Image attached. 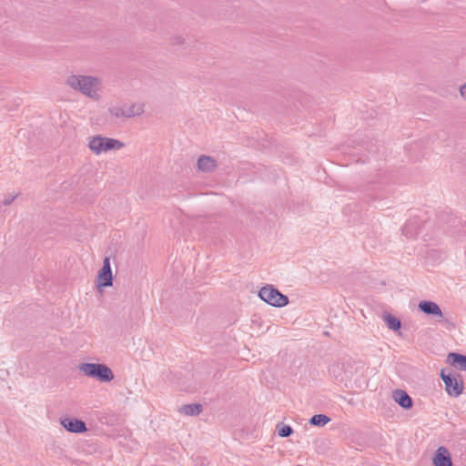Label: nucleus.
Returning a JSON list of instances; mask_svg holds the SVG:
<instances>
[{
	"label": "nucleus",
	"mask_w": 466,
	"mask_h": 466,
	"mask_svg": "<svg viewBox=\"0 0 466 466\" xmlns=\"http://www.w3.org/2000/svg\"><path fill=\"white\" fill-rule=\"evenodd\" d=\"M61 425L68 431L73 433H82L86 431V423L76 418H65L61 420Z\"/></svg>",
	"instance_id": "nucleus-7"
},
{
	"label": "nucleus",
	"mask_w": 466,
	"mask_h": 466,
	"mask_svg": "<svg viewBox=\"0 0 466 466\" xmlns=\"http://www.w3.org/2000/svg\"><path fill=\"white\" fill-rule=\"evenodd\" d=\"M418 309L424 314L436 318L439 322L443 319V313L436 302L421 300L418 304Z\"/></svg>",
	"instance_id": "nucleus-6"
},
{
	"label": "nucleus",
	"mask_w": 466,
	"mask_h": 466,
	"mask_svg": "<svg viewBox=\"0 0 466 466\" xmlns=\"http://www.w3.org/2000/svg\"><path fill=\"white\" fill-rule=\"evenodd\" d=\"M394 400L403 409L408 410L412 407L413 401L409 394L402 390H396L392 393Z\"/></svg>",
	"instance_id": "nucleus-9"
},
{
	"label": "nucleus",
	"mask_w": 466,
	"mask_h": 466,
	"mask_svg": "<svg viewBox=\"0 0 466 466\" xmlns=\"http://www.w3.org/2000/svg\"><path fill=\"white\" fill-rule=\"evenodd\" d=\"M104 137L102 136H96L93 137H90L88 142V147L89 149L96 155H100L102 152H104Z\"/></svg>",
	"instance_id": "nucleus-13"
},
{
	"label": "nucleus",
	"mask_w": 466,
	"mask_h": 466,
	"mask_svg": "<svg viewBox=\"0 0 466 466\" xmlns=\"http://www.w3.org/2000/svg\"><path fill=\"white\" fill-rule=\"evenodd\" d=\"M78 369L86 376L95 378L101 382H109L114 379L113 371L106 364L81 363Z\"/></svg>",
	"instance_id": "nucleus-2"
},
{
	"label": "nucleus",
	"mask_w": 466,
	"mask_h": 466,
	"mask_svg": "<svg viewBox=\"0 0 466 466\" xmlns=\"http://www.w3.org/2000/svg\"><path fill=\"white\" fill-rule=\"evenodd\" d=\"M461 96L466 100V83L460 87Z\"/></svg>",
	"instance_id": "nucleus-22"
},
{
	"label": "nucleus",
	"mask_w": 466,
	"mask_h": 466,
	"mask_svg": "<svg viewBox=\"0 0 466 466\" xmlns=\"http://www.w3.org/2000/svg\"><path fill=\"white\" fill-rule=\"evenodd\" d=\"M65 84L71 89L81 93L85 96L97 101L100 99L103 82L98 76L92 75L69 74Z\"/></svg>",
	"instance_id": "nucleus-1"
},
{
	"label": "nucleus",
	"mask_w": 466,
	"mask_h": 466,
	"mask_svg": "<svg viewBox=\"0 0 466 466\" xmlns=\"http://www.w3.org/2000/svg\"><path fill=\"white\" fill-rule=\"evenodd\" d=\"M459 223L457 218H452V226L455 227Z\"/></svg>",
	"instance_id": "nucleus-23"
},
{
	"label": "nucleus",
	"mask_w": 466,
	"mask_h": 466,
	"mask_svg": "<svg viewBox=\"0 0 466 466\" xmlns=\"http://www.w3.org/2000/svg\"><path fill=\"white\" fill-rule=\"evenodd\" d=\"M126 118L140 116L144 113V105L142 103H134L130 106L124 105Z\"/></svg>",
	"instance_id": "nucleus-12"
},
{
	"label": "nucleus",
	"mask_w": 466,
	"mask_h": 466,
	"mask_svg": "<svg viewBox=\"0 0 466 466\" xmlns=\"http://www.w3.org/2000/svg\"><path fill=\"white\" fill-rule=\"evenodd\" d=\"M258 297L266 303L281 308L289 304V298L272 285H266L258 291Z\"/></svg>",
	"instance_id": "nucleus-3"
},
{
	"label": "nucleus",
	"mask_w": 466,
	"mask_h": 466,
	"mask_svg": "<svg viewBox=\"0 0 466 466\" xmlns=\"http://www.w3.org/2000/svg\"><path fill=\"white\" fill-rule=\"evenodd\" d=\"M15 198H16V196L5 197V198L3 199V204L5 206H8L15 200Z\"/></svg>",
	"instance_id": "nucleus-21"
},
{
	"label": "nucleus",
	"mask_w": 466,
	"mask_h": 466,
	"mask_svg": "<svg viewBox=\"0 0 466 466\" xmlns=\"http://www.w3.org/2000/svg\"><path fill=\"white\" fill-rule=\"evenodd\" d=\"M124 143L110 137H104V152L109 151V150H118L124 147Z\"/></svg>",
	"instance_id": "nucleus-15"
},
{
	"label": "nucleus",
	"mask_w": 466,
	"mask_h": 466,
	"mask_svg": "<svg viewBox=\"0 0 466 466\" xmlns=\"http://www.w3.org/2000/svg\"><path fill=\"white\" fill-rule=\"evenodd\" d=\"M383 319L386 322L388 328L391 330L398 331L401 328L400 320L393 315L387 313L383 316Z\"/></svg>",
	"instance_id": "nucleus-16"
},
{
	"label": "nucleus",
	"mask_w": 466,
	"mask_h": 466,
	"mask_svg": "<svg viewBox=\"0 0 466 466\" xmlns=\"http://www.w3.org/2000/svg\"><path fill=\"white\" fill-rule=\"evenodd\" d=\"M434 466H452V461L448 450L445 447H439L433 457Z\"/></svg>",
	"instance_id": "nucleus-8"
},
{
	"label": "nucleus",
	"mask_w": 466,
	"mask_h": 466,
	"mask_svg": "<svg viewBox=\"0 0 466 466\" xmlns=\"http://www.w3.org/2000/svg\"><path fill=\"white\" fill-rule=\"evenodd\" d=\"M441 378L445 384V390L450 396L458 397L461 394L463 390L462 381H459L454 376L451 374H446L445 370H442L441 372Z\"/></svg>",
	"instance_id": "nucleus-4"
},
{
	"label": "nucleus",
	"mask_w": 466,
	"mask_h": 466,
	"mask_svg": "<svg viewBox=\"0 0 466 466\" xmlns=\"http://www.w3.org/2000/svg\"><path fill=\"white\" fill-rule=\"evenodd\" d=\"M201 410L202 406L200 404H187L179 408V412L187 416L198 415L201 412Z\"/></svg>",
	"instance_id": "nucleus-14"
},
{
	"label": "nucleus",
	"mask_w": 466,
	"mask_h": 466,
	"mask_svg": "<svg viewBox=\"0 0 466 466\" xmlns=\"http://www.w3.org/2000/svg\"><path fill=\"white\" fill-rule=\"evenodd\" d=\"M198 167L203 172H211L217 167V161L208 156H200L198 159Z\"/></svg>",
	"instance_id": "nucleus-10"
},
{
	"label": "nucleus",
	"mask_w": 466,
	"mask_h": 466,
	"mask_svg": "<svg viewBox=\"0 0 466 466\" xmlns=\"http://www.w3.org/2000/svg\"><path fill=\"white\" fill-rule=\"evenodd\" d=\"M278 434L282 438L289 437L293 433V429L289 425L278 424Z\"/></svg>",
	"instance_id": "nucleus-18"
},
{
	"label": "nucleus",
	"mask_w": 466,
	"mask_h": 466,
	"mask_svg": "<svg viewBox=\"0 0 466 466\" xmlns=\"http://www.w3.org/2000/svg\"><path fill=\"white\" fill-rule=\"evenodd\" d=\"M412 228V223L411 222H409L407 223L404 228H402V233L410 238H413L417 232L413 229H411Z\"/></svg>",
	"instance_id": "nucleus-20"
},
{
	"label": "nucleus",
	"mask_w": 466,
	"mask_h": 466,
	"mask_svg": "<svg viewBox=\"0 0 466 466\" xmlns=\"http://www.w3.org/2000/svg\"><path fill=\"white\" fill-rule=\"evenodd\" d=\"M113 284V276L110 266V259L106 257L103 260V267L99 270L97 275V286L98 288H107Z\"/></svg>",
	"instance_id": "nucleus-5"
},
{
	"label": "nucleus",
	"mask_w": 466,
	"mask_h": 466,
	"mask_svg": "<svg viewBox=\"0 0 466 466\" xmlns=\"http://www.w3.org/2000/svg\"><path fill=\"white\" fill-rule=\"evenodd\" d=\"M447 360L451 366L466 371V355L451 352L449 353Z\"/></svg>",
	"instance_id": "nucleus-11"
},
{
	"label": "nucleus",
	"mask_w": 466,
	"mask_h": 466,
	"mask_svg": "<svg viewBox=\"0 0 466 466\" xmlns=\"http://www.w3.org/2000/svg\"><path fill=\"white\" fill-rule=\"evenodd\" d=\"M330 419L324 414H316L312 416L309 420V423L314 426H324L326 425Z\"/></svg>",
	"instance_id": "nucleus-17"
},
{
	"label": "nucleus",
	"mask_w": 466,
	"mask_h": 466,
	"mask_svg": "<svg viewBox=\"0 0 466 466\" xmlns=\"http://www.w3.org/2000/svg\"><path fill=\"white\" fill-rule=\"evenodd\" d=\"M108 113L110 114V116H114L116 118H120V117L126 118V114H125L123 106H110L108 108Z\"/></svg>",
	"instance_id": "nucleus-19"
}]
</instances>
